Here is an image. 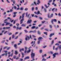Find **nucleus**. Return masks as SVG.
<instances>
[{"label": "nucleus", "instance_id": "1", "mask_svg": "<svg viewBox=\"0 0 61 61\" xmlns=\"http://www.w3.org/2000/svg\"><path fill=\"white\" fill-rule=\"evenodd\" d=\"M24 15H25V14H23L22 15V19H21L20 21V24H22V23H23V21H24Z\"/></svg>", "mask_w": 61, "mask_h": 61}, {"label": "nucleus", "instance_id": "2", "mask_svg": "<svg viewBox=\"0 0 61 61\" xmlns=\"http://www.w3.org/2000/svg\"><path fill=\"white\" fill-rule=\"evenodd\" d=\"M35 41L34 42L32 41L31 43V44H32V46H33L34 47H35V46H36V45H35Z\"/></svg>", "mask_w": 61, "mask_h": 61}, {"label": "nucleus", "instance_id": "3", "mask_svg": "<svg viewBox=\"0 0 61 61\" xmlns=\"http://www.w3.org/2000/svg\"><path fill=\"white\" fill-rule=\"evenodd\" d=\"M58 55V53L57 52L53 54V58H55L56 56V55Z\"/></svg>", "mask_w": 61, "mask_h": 61}, {"label": "nucleus", "instance_id": "4", "mask_svg": "<svg viewBox=\"0 0 61 61\" xmlns=\"http://www.w3.org/2000/svg\"><path fill=\"white\" fill-rule=\"evenodd\" d=\"M42 39H43V38L41 37H39L38 38V44H40V40Z\"/></svg>", "mask_w": 61, "mask_h": 61}, {"label": "nucleus", "instance_id": "5", "mask_svg": "<svg viewBox=\"0 0 61 61\" xmlns=\"http://www.w3.org/2000/svg\"><path fill=\"white\" fill-rule=\"evenodd\" d=\"M31 58H34L35 56V53L32 52L31 54Z\"/></svg>", "mask_w": 61, "mask_h": 61}, {"label": "nucleus", "instance_id": "6", "mask_svg": "<svg viewBox=\"0 0 61 61\" xmlns=\"http://www.w3.org/2000/svg\"><path fill=\"white\" fill-rule=\"evenodd\" d=\"M53 21L55 22H56V19H53L51 20V22L52 24H54V22Z\"/></svg>", "mask_w": 61, "mask_h": 61}, {"label": "nucleus", "instance_id": "7", "mask_svg": "<svg viewBox=\"0 0 61 61\" xmlns=\"http://www.w3.org/2000/svg\"><path fill=\"white\" fill-rule=\"evenodd\" d=\"M31 22H32V20H29L27 21V23L28 24H30Z\"/></svg>", "mask_w": 61, "mask_h": 61}, {"label": "nucleus", "instance_id": "8", "mask_svg": "<svg viewBox=\"0 0 61 61\" xmlns=\"http://www.w3.org/2000/svg\"><path fill=\"white\" fill-rule=\"evenodd\" d=\"M29 39H30L29 37L28 36H27L25 38V40H26V41H27V40H29Z\"/></svg>", "mask_w": 61, "mask_h": 61}, {"label": "nucleus", "instance_id": "9", "mask_svg": "<svg viewBox=\"0 0 61 61\" xmlns=\"http://www.w3.org/2000/svg\"><path fill=\"white\" fill-rule=\"evenodd\" d=\"M13 58L14 59H15L16 60H18V59H19V57H18L16 58V56H14Z\"/></svg>", "mask_w": 61, "mask_h": 61}, {"label": "nucleus", "instance_id": "10", "mask_svg": "<svg viewBox=\"0 0 61 61\" xmlns=\"http://www.w3.org/2000/svg\"><path fill=\"white\" fill-rule=\"evenodd\" d=\"M22 28L21 27H19V26H18L16 28V29L17 30L18 29L19 30H21V29H22Z\"/></svg>", "mask_w": 61, "mask_h": 61}, {"label": "nucleus", "instance_id": "11", "mask_svg": "<svg viewBox=\"0 0 61 61\" xmlns=\"http://www.w3.org/2000/svg\"><path fill=\"white\" fill-rule=\"evenodd\" d=\"M31 51V50H29L28 51H25V53H26V52H27V53H29Z\"/></svg>", "mask_w": 61, "mask_h": 61}, {"label": "nucleus", "instance_id": "12", "mask_svg": "<svg viewBox=\"0 0 61 61\" xmlns=\"http://www.w3.org/2000/svg\"><path fill=\"white\" fill-rule=\"evenodd\" d=\"M55 35V34L54 33H51L50 34L49 36L50 37H52V36H54Z\"/></svg>", "mask_w": 61, "mask_h": 61}, {"label": "nucleus", "instance_id": "13", "mask_svg": "<svg viewBox=\"0 0 61 61\" xmlns=\"http://www.w3.org/2000/svg\"><path fill=\"white\" fill-rule=\"evenodd\" d=\"M47 56V54H45L44 55H43L42 56V58H44V56Z\"/></svg>", "mask_w": 61, "mask_h": 61}, {"label": "nucleus", "instance_id": "14", "mask_svg": "<svg viewBox=\"0 0 61 61\" xmlns=\"http://www.w3.org/2000/svg\"><path fill=\"white\" fill-rule=\"evenodd\" d=\"M12 9H14V8L15 10L16 9H17V8L16 7V6H14L12 7Z\"/></svg>", "mask_w": 61, "mask_h": 61}, {"label": "nucleus", "instance_id": "15", "mask_svg": "<svg viewBox=\"0 0 61 61\" xmlns=\"http://www.w3.org/2000/svg\"><path fill=\"white\" fill-rule=\"evenodd\" d=\"M39 0H38V3H37V5H39V4H40V1H39Z\"/></svg>", "mask_w": 61, "mask_h": 61}, {"label": "nucleus", "instance_id": "16", "mask_svg": "<svg viewBox=\"0 0 61 61\" xmlns=\"http://www.w3.org/2000/svg\"><path fill=\"white\" fill-rule=\"evenodd\" d=\"M29 56H27L25 57L24 58V60L27 59H29Z\"/></svg>", "mask_w": 61, "mask_h": 61}, {"label": "nucleus", "instance_id": "17", "mask_svg": "<svg viewBox=\"0 0 61 61\" xmlns=\"http://www.w3.org/2000/svg\"><path fill=\"white\" fill-rule=\"evenodd\" d=\"M25 2V1H24V0H22H22H20V2L21 3V4H22L23 3H24Z\"/></svg>", "mask_w": 61, "mask_h": 61}, {"label": "nucleus", "instance_id": "18", "mask_svg": "<svg viewBox=\"0 0 61 61\" xmlns=\"http://www.w3.org/2000/svg\"><path fill=\"white\" fill-rule=\"evenodd\" d=\"M46 59L45 58H42V61H46Z\"/></svg>", "mask_w": 61, "mask_h": 61}, {"label": "nucleus", "instance_id": "19", "mask_svg": "<svg viewBox=\"0 0 61 61\" xmlns=\"http://www.w3.org/2000/svg\"><path fill=\"white\" fill-rule=\"evenodd\" d=\"M7 19H6L5 20H4V23H7Z\"/></svg>", "mask_w": 61, "mask_h": 61}, {"label": "nucleus", "instance_id": "20", "mask_svg": "<svg viewBox=\"0 0 61 61\" xmlns=\"http://www.w3.org/2000/svg\"><path fill=\"white\" fill-rule=\"evenodd\" d=\"M21 54H22V57L23 58L24 57V54L23 52L21 53Z\"/></svg>", "mask_w": 61, "mask_h": 61}, {"label": "nucleus", "instance_id": "21", "mask_svg": "<svg viewBox=\"0 0 61 61\" xmlns=\"http://www.w3.org/2000/svg\"><path fill=\"white\" fill-rule=\"evenodd\" d=\"M12 2H13L14 4H15V1L14 0H11Z\"/></svg>", "mask_w": 61, "mask_h": 61}, {"label": "nucleus", "instance_id": "22", "mask_svg": "<svg viewBox=\"0 0 61 61\" xmlns=\"http://www.w3.org/2000/svg\"><path fill=\"white\" fill-rule=\"evenodd\" d=\"M15 55H17L18 54V52H17V51H15Z\"/></svg>", "mask_w": 61, "mask_h": 61}, {"label": "nucleus", "instance_id": "23", "mask_svg": "<svg viewBox=\"0 0 61 61\" xmlns=\"http://www.w3.org/2000/svg\"><path fill=\"white\" fill-rule=\"evenodd\" d=\"M48 16H49V17H48ZM50 17H51V16H50V14H48V17L49 18H49Z\"/></svg>", "mask_w": 61, "mask_h": 61}, {"label": "nucleus", "instance_id": "24", "mask_svg": "<svg viewBox=\"0 0 61 61\" xmlns=\"http://www.w3.org/2000/svg\"><path fill=\"white\" fill-rule=\"evenodd\" d=\"M21 26L25 27V26L26 25H25L24 24H23L21 25Z\"/></svg>", "mask_w": 61, "mask_h": 61}, {"label": "nucleus", "instance_id": "25", "mask_svg": "<svg viewBox=\"0 0 61 61\" xmlns=\"http://www.w3.org/2000/svg\"><path fill=\"white\" fill-rule=\"evenodd\" d=\"M53 14H52L51 15V17H49V16H48V17H49V18H51V17H53Z\"/></svg>", "mask_w": 61, "mask_h": 61}, {"label": "nucleus", "instance_id": "26", "mask_svg": "<svg viewBox=\"0 0 61 61\" xmlns=\"http://www.w3.org/2000/svg\"><path fill=\"white\" fill-rule=\"evenodd\" d=\"M30 15V14H29L28 15L27 17H28V18H31V17L29 16V15Z\"/></svg>", "mask_w": 61, "mask_h": 61}, {"label": "nucleus", "instance_id": "27", "mask_svg": "<svg viewBox=\"0 0 61 61\" xmlns=\"http://www.w3.org/2000/svg\"><path fill=\"white\" fill-rule=\"evenodd\" d=\"M36 28V26H34L31 27V29H34V28Z\"/></svg>", "mask_w": 61, "mask_h": 61}, {"label": "nucleus", "instance_id": "28", "mask_svg": "<svg viewBox=\"0 0 61 61\" xmlns=\"http://www.w3.org/2000/svg\"><path fill=\"white\" fill-rule=\"evenodd\" d=\"M10 24V23H8V22H7L6 23V25H9Z\"/></svg>", "mask_w": 61, "mask_h": 61}, {"label": "nucleus", "instance_id": "29", "mask_svg": "<svg viewBox=\"0 0 61 61\" xmlns=\"http://www.w3.org/2000/svg\"><path fill=\"white\" fill-rule=\"evenodd\" d=\"M17 46V45L16 44H15L14 45V47L16 48H17V47H16V46Z\"/></svg>", "mask_w": 61, "mask_h": 61}, {"label": "nucleus", "instance_id": "30", "mask_svg": "<svg viewBox=\"0 0 61 61\" xmlns=\"http://www.w3.org/2000/svg\"><path fill=\"white\" fill-rule=\"evenodd\" d=\"M44 12H45V13H46V12L47 11H46V9H44Z\"/></svg>", "mask_w": 61, "mask_h": 61}, {"label": "nucleus", "instance_id": "31", "mask_svg": "<svg viewBox=\"0 0 61 61\" xmlns=\"http://www.w3.org/2000/svg\"><path fill=\"white\" fill-rule=\"evenodd\" d=\"M54 40H52V43L51 44V45H53V44L54 42Z\"/></svg>", "mask_w": 61, "mask_h": 61}, {"label": "nucleus", "instance_id": "32", "mask_svg": "<svg viewBox=\"0 0 61 61\" xmlns=\"http://www.w3.org/2000/svg\"><path fill=\"white\" fill-rule=\"evenodd\" d=\"M13 55V53H12L11 55H10L9 56V57L10 56H12Z\"/></svg>", "mask_w": 61, "mask_h": 61}, {"label": "nucleus", "instance_id": "33", "mask_svg": "<svg viewBox=\"0 0 61 61\" xmlns=\"http://www.w3.org/2000/svg\"><path fill=\"white\" fill-rule=\"evenodd\" d=\"M50 54H53V52L52 51H50Z\"/></svg>", "mask_w": 61, "mask_h": 61}, {"label": "nucleus", "instance_id": "34", "mask_svg": "<svg viewBox=\"0 0 61 61\" xmlns=\"http://www.w3.org/2000/svg\"><path fill=\"white\" fill-rule=\"evenodd\" d=\"M38 34L40 35L41 34V33L40 32V31H38Z\"/></svg>", "mask_w": 61, "mask_h": 61}, {"label": "nucleus", "instance_id": "35", "mask_svg": "<svg viewBox=\"0 0 61 61\" xmlns=\"http://www.w3.org/2000/svg\"><path fill=\"white\" fill-rule=\"evenodd\" d=\"M15 37V35H13L12 36V39H13Z\"/></svg>", "mask_w": 61, "mask_h": 61}, {"label": "nucleus", "instance_id": "36", "mask_svg": "<svg viewBox=\"0 0 61 61\" xmlns=\"http://www.w3.org/2000/svg\"><path fill=\"white\" fill-rule=\"evenodd\" d=\"M20 10H23V7H21L20 8Z\"/></svg>", "mask_w": 61, "mask_h": 61}, {"label": "nucleus", "instance_id": "37", "mask_svg": "<svg viewBox=\"0 0 61 61\" xmlns=\"http://www.w3.org/2000/svg\"><path fill=\"white\" fill-rule=\"evenodd\" d=\"M59 49H60L61 48V45H60L59 46Z\"/></svg>", "mask_w": 61, "mask_h": 61}, {"label": "nucleus", "instance_id": "38", "mask_svg": "<svg viewBox=\"0 0 61 61\" xmlns=\"http://www.w3.org/2000/svg\"><path fill=\"white\" fill-rule=\"evenodd\" d=\"M39 14H40V11H39L37 12V15H39Z\"/></svg>", "mask_w": 61, "mask_h": 61}, {"label": "nucleus", "instance_id": "39", "mask_svg": "<svg viewBox=\"0 0 61 61\" xmlns=\"http://www.w3.org/2000/svg\"><path fill=\"white\" fill-rule=\"evenodd\" d=\"M3 29H4V30L7 29L6 28V27H4L3 28Z\"/></svg>", "mask_w": 61, "mask_h": 61}, {"label": "nucleus", "instance_id": "40", "mask_svg": "<svg viewBox=\"0 0 61 61\" xmlns=\"http://www.w3.org/2000/svg\"><path fill=\"white\" fill-rule=\"evenodd\" d=\"M45 6L46 7V8H48V7H49V6H47L46 5H45Z\"/></svg>", "mask_w": 61, "mask_h": 61}, {"label": "nucleus", "instance_id": "41", "mask_svg": "<svg viewBox=\"0 0 61 61\" xmlns=\"http://www.w3.org/2000/svg\"><path fill=\"white\" fill-rule=\"evenodd\" d=\"M50 28H52V25H50Z\"/></svg>", "mask_w": 61, "mask_h": 61}, {"label": "nucleus", "instance_id": "42", "mask_svg": "<svg viewBox=\"0 0 61 61\" xmlns=\"http://www.w3.org/2000/svg\"><path fill=\"white\" fill-rule=\"evenodd\" d=\"M7 47H8L7 46L5 47H4V49H6V48H7Z\"/></svg>", "mask_w": 61, "mask_h": 61}, {"label": "nucleus", "instance_id": "43", "mask_svg": "<svg viewBox=\"0 0 61 61\" xmlns=\"http://www.w3.org/2000/svg\"><path fill=\"white\" fill-rule=\"evenodd\" d=\"M17 12H15L14 13V15H15L16 14H17Z\"/></svg>", "mask_w": 61, "mask_h": 61}, {"label": "nucleus", "instance_id": "44", "mask_svg": "<svg viewBox=\"0 0 61 61\" xmlns=\"http://www.w3.org/2000/svg\"><path fill=\"white\" fill-rule=\"evenodd\" d=\"M8 19H10V21H11V18L10 17H9L7 18Z\"/></svg>", "mask_w": 61, "mask_h": 61}, {"label": "nucleus", "instance_id": "45", "mask_svg": "<svg viewBox=\"0 0 61 61\" xmlns=\"http://www.w3.org/2000/svg\"><path fill=\"white\" fill-rule=\"evenodd\" d=\"M12 34V33H9V36H10V35H11Z\"/></svg>", "mask_w": 61, "mask_h": 61}, {"label": "nucleus", "instance_id": "46", "mask_svg": "<svg viewBox=\"0 0 61 61\" xmlns=\"http://www.w3.org/2000/svg\"><path fill=\"white\" fill-rule=\"evenodd\" d=\"M52 1V0H50L49 1V3H51Z\"/></svg>", "mask_w": 61, "mask_h": 61}, {"label": "nucleus", "instance_id": "47", "mask_svg": "<svg viewBox=\"0 0 61 61\" xmlns=\"http://www.w3.org/2000/svg\"><path fill=\"white\" fill-rule=\"evenodd\" d=\"M6 13L5 12H4L3 13V15H6Z\"/></svg>", "mask_w": 61, "mask_h": 61}, {"label": "nucleus", "instance_id": "48", "mask_svg": "<svg viewBox=\"0 0 61 61\" xmlns=\"http://www.w3.org/2000/svg\"><path fill=\"white\" fill-rule=\"evenodd\" d=\"M55 45L56 46V45L58 46V45H59V44L58 43H57L55 44Z\"/></svg>", "mask_w": 61, "mask_h": 61}, {"label": "nucleus", "instance_id": "49", "mask_svg": "<svg viewBox=\"0 0 61 61\" xmlns=\"http://www.w3.org/2000/svg\"><path fill=\"white\" fill-rule=\"evenodd\" d=\"M28 10V9L27 8H26L25 9V11H27V10Z\"/></svg>", "mask_w": 61, "mask_h": 61}, {"label": "nucleus", "instance_id": "50", "mask_svg": "<svg viewBox=\"0 0 61 61\" xmlns=\"http://www.w3.org/2000/svg\"><path fill=\"white\" fill-rule=\"evenodd\" d=\"M45 30L46 31H48V30L47 29H45Z\"/></svg>", "mask_w": 61, "mask_h": 61}, {"label": "nucleus", "instance_id": "51", "mask_svg": "<svg viewBox=\"0 0 61 61\" xmlns=\"http://www.w3.org/2000/svg\"><path fill=\"white\" fill-rule=\"evenodd\" d=\"M58 47L56 48L55 49L56 50V51L57 50V49H58Z\"/></svg>", "mask_w": 61, "mask_h": 61}, {"label": "nucleus", "instance_id": "52", "mask_svg": "<svg viewBox=\"0 0 61 61\" xmlns=\"http://www.w3.org/2000/svg\"><path fill=\"white\" fill-rule=\"evenodd\" d=\"M24 31H25V33H27V32H28V31H27L26 30H25Z\"/></svg>", "mask_w": 61, "mask_h": 61}, {"label": "nucleus", "instance_id": "53", "mask_svg": "<svg viewBox=\"0 0 61 61\" xmlns=\"http://www.w3.org/2000/svg\"><path fill=\"white\" fill-rule=\"evenodd\" d=\"M50 56H49V57H47L46 58V59H48L49 58H50Z\"/></svg>", "mask_w": 61, "mask_h": 61}, {"label": "nucleus", "instance_id": "54", "mask_svg": "<svg viewBox=\"0 0 61 61\" xmlns=\"http://www.w3.org/2000/svg\"><path fill=\"white\" fill-rule=\"evenodd\" d=\"M5 56H6L8 55V54L7 53H5Z\"/></svg>", "mask_w": 61, "mask_h": 61}, {"label": "nucleus", "instance_id": "55", "mask_svg": "<svg viewBox=\"0 0 61 61\" xmlns=\"http://www.w3.org/2000/svg\"><path fill=\"white\" fill-rule=\"evenodd\" d=\"M40 52L41 53H42V50H40Z\"/></svg>", "mask_w": 61, "mask_h": 61}, {"label": "nucleus", "instance_id": "56", "mask_svg": "<svg viewBox=\"0 0 61 61\" xmlns=\"http://www.w3.org/2000/svg\"><path fill=\"white\" fill-rule=\"evenodd\" d=\"M46 46H43V48H46Z\"/></svg>", "mask_w": 61, "mask_h": 61}, {"label": "nucleus", "instance_id": "57", "mask_svg": "<svg viewBox=\"0 0 61 61\" xmlns=\"http://www.w3.org/2000/svg\"><path fill=\"white\" fill-rule=\"evenodd\" d=\"M58 23H59V24H61V22L60 21H58Z\"/></svg>", "mask_w": 61, "mask_h": 61}, {"label": "nucleus", "instance_id": "58", "mask_svg": "<svg viewBox=\"0 0 61 61\" xmlns=\"http://www.w3.org/2000/svg\"><path fill=\"white\" fill-rule=\"evenodd\" d=\"M8 31H5L4 33V34H5Z\"/></svg>", "mask_w": 61, "mask_h": 61}, {"label": "nucleus", "instance_id": "59", "mask_svg": "<svg viewBox=\"0 0 61 61\" xmlns=\"http://www.w3.org/2000/svg\"><path fill=\"white\" fill-rule=\"evenodd\" d=\"M34 3L36 5V2L34 1Z\"/></svg>", "mask_w": 61, "mask_h": 61}, {"label": "nucleus", "instance_id": "60", "mask_svg": "<svg viewBox=\"0 0 61 61\" xmlns=\"http://www.w3.org/2000/svg\"><path fill=\"white\" fill-rule=\"evenodd\" d=\"M47 32H44V34H46V35H47Z\"/></svg>", "mask_w": 61, "mask_h": 61}, {"label": "nucleus", "instance_id": "61", "mask_svg": "<svg viewBox=\"0 0 61 61\" xmlns=\"http://www.w3.org/2000/svg\"><path fill=\"white\" fill-rule=\"evenodd\" d=\"M44 27H42L41 28V30H43V29H44Z\"/></svg>", "mask_w": 61, "mask_h": 61}, {"label": "nucleus", "instance_id": "62", "mask_svg": "<svg viewBox=\"0 0 61 61\" xmlns=\"http://www.w3.org/2000/svg\"><path fill=\"white\" fill-rule=\"evenodd\" d=\"M12 25H13L12 24H10L9 25V26H12Z\"/></svg>", "mask_w": 61, "mask_h": 61}, {"label": "nucleus", "instance_id": "63", "mask_svg": "<svg viewBox=\"0 0 61 61\" xmlns=\"http://www.w3.org/2000/svg\"><path fill=\"white\" fill-rule=\"evenodd\" d=\"M32 36L33 37H36V36L34 35H32Z\"/></svg>", "mask_w": 61, "mask_h": 61}, {"label": "nucleus", "instance_id": "64", "mask_svg": "<svg viewBox=\"0 0 61 61\" xmlns=\"http://www.w3.org/2000/svg\"><path fill=\"white\" fill-rule=\"evenodd\" d=\"M58 15L59 16H61V14H60V13H59L58 14Z\"/></svg>", "mask_w": 61, "mask_h": 61}]
</instances>
